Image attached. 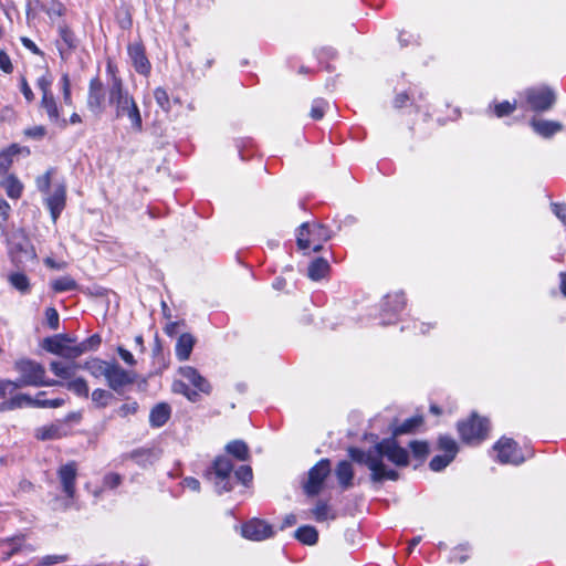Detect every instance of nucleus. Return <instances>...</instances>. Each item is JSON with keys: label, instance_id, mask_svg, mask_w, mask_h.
Returning <instances> with one entry per match:
<instances>
[{"label": "nucleus", "instance_id": "34", "mask_svg": "<svg viewBox=\"0 0 566 566\" xmlns=\"http://www.w3.org/2000/svg\"><path fill=\"white\" fill-rule=\"evenodd\" d=\"M295 537L305 545H314L317 543L318 533L314 526L305 525L295 531Z\"/></svg>", "mask_w": 566, "mask_h": 566}, {"label": "nucleus", "instance_id": "64", "mask_svg": "<svg viewBox=\"0 0 566 566\" xmlns=\"http://www.w3.org/2000/svg\"><path fill=\"white\" fill-rule=\"evenodd\" d=\"M553 212L566 226V205L553 203Z\"/></svg>", "mask_w": 566, "mask_h": 566}, {"label": "nucleus", "instance_id": "48", "mask_svg": "<svg viewBox=\"0 0 566 566\" xmlns=\"http://www.w3.org/2000/svg\"><path fill=\"white\" fill-rule=\"evenodd\" d=\"M516 107H517L516 101H514L513 103H511L509 101H504L501 103H495L493 105V111L497 117H504V116L513 113L516 109Z\"/></svg>", "mask_w": 566, "mask_h": 566}, {"label": "nucleus", "instance_id": "44", "mask_svg": "<svg viewBox=\"0 0 566 566\" xmlns=\"http://www.w3.org/2000/svg\"><path fill=\"white\" fill-rule=\"evenodd\" d=\"M51 286L56 293L69 292L75 290L76 282L71 276H61L52 281Z\"/></svg>", "mask_w": 566, "mask_h": 566}, {"label": "nucleus", "instance_id": "43", "mask_svg": "<svg viewBox=\"0 0 566 566\" xmlns=\"http://www.w3.org/2000/svg\"><path fill=\"white\" fill-rule=\"evenodd\" d=\"M172 390L177 394L184 395L191 402H197L200 399L198 391L190 389L189 385L181 380H176L174 382Z\"/></svg>", "mask_w": 566, "mask_h": 566}, {"label": "nucleus", "instance_id": "63", "mask_svg": "<svg viewBox=\"0 0 566 566\" xmlns=\"http://www.w3.org/2000/svg\"><path fill=\"white\" fill-rule=\"evenodd\" d=\"M27 136L34 138V139H41L45 136L46 129L43 126H34L25 130Z\"/></svg>", "mask_w": 566, "mask_h": 566}, {"label": "nucleus", "instance_id": "40", "mask_svg": "<svg viewBox=\"0 0 566 566\" xmlns=\"http://www.w3.org/2000/svg\"><path fill=\"white\" fill-rule=\"evenodd\" d=\"M154 98L163 112L169 113L171 111V99L166 88L161 86L156 87L154 90Z\"/></svg>", "mask_w": 566, "mask_h": 566}, {"label": "nucleus", "instance_id": "60", "mask_svg": "<svg viewBox=\"0 0 566 566\" xmlns=\"http://www.w3.org/2000/svg\"><path fill=\"white\" fill-rule=\"evenodd\" d=\"M0 69L8 74L13 70L9 55L2 50H0Z\"/></svg>", "mask_w": 566, "mask_h": 566}, {"label": "nucleus", "instance_id": "36", "mask_svg": "<svg viewBox=\"0 0 566 566\" xmlns=\"http://www.w3.org/2000/svg\"><path fill=\"white\" fill-rule=\"evenodd\" d=\"M62 427L60 424L43 426L35 430V438L39 440H54L62 437Z\"/></svg>", "mask_w": 566, "mask_h": 566}, {"label": "nucleus", "instance_id": "57", "mask_svg": "<svg viewBox=\"0 0 566 566\" xmlns=\"http://www.w3.org/2000/svg\"><path fill=\"white\" fill-rule=\"evenodd\" d=\"M122 483V476L118 473H107L103 478V486L108 489H115Z\"/></svg>", "mask_w": 566, "mask_h": 566}, {"label": "nucleus", "instance_id": "27", "mask_svg": "<svg viewBox=\"0 0 566 566\" xmlns=\"http://www.w3.org/2000/svg\"><path fill=\"white\" fill-rule=\"evenodd\" d=\"M25 407H31V396L27 394H15L10 399L3 400L0 403V411L6 412Z\"/></svg>", "mask_w": 566, "mask_h": 566}, {"label": "nucleus", "instance_id": "2", "mask_svg": "<svg viewBox=\"0 0 566 566\" xmlns=\"http://www.w3.org/2000/svg\"><path fill=\"white\" fill-rule=\"evenodd\" d=\"M132 96L124 82L115 80L111 87H104L101 78L95 76L88 83L86 107L95 117H102L107 109L114 117Z\"/></svg>", "mask_w": 566, "mask_h": 566}, {"label": "nucleus", "instance_id": "37", "mask_svg": "<svg viewBox=\"0 0 566 566\" xmlns=\"http://www.w3.org/2000/svg\"><path fill=\"white\" fill-rule=\"evenodd\" d=\"M226 450L240 461H245L249 458L248 446L241 440H234L227 444Z\"/></svg>", "mask_w": 566, "mask_h": 566}, {"label": "nucleus", "instance_id": "50", "mask_svg": "<svg viewBox=\"0 0 566 566\" xmlns=\"http://www.w3.org/2000/svg\"><path fill=\"white\" fill-rule=\"evenodd\" d=\"M327 106L328 104L326 101L322 98L314 99L311 107V117L316 120L322 119Z\"/></svg>", "mask_w": 566, "mask_h": 566}, {"label": "nucleus", "instance_id": "26", "mask_svg": "<svg viewBox=\"0 0 566 566\" xmlns=\"http://www.w3.org/2000/svg\"><path fill=\"white\" fill-rule=\"evenodd\" d=\"M195 346V338L191 334H181L176 343V356L180 361L187 360Z\"/></svg>", "mask_w": 566, "mask_h": 566}, {"label": "nucleus", "instance_id": "53", "mask_svg": "<svg viewBox=\"0 0 566 566\" xmlns=\"http://www.w3.org/2000/svg\"><path fill=\"white\" fill-rule=\"evenodd\" d=\"M139 408V405L137 401H130L123 403L117 410V416L122 418H126L128 416L135 415Z\"/></svg>", "mask_w": 566, "mask_h": 566}, {"label": "nucleus", "instance_id": "11", "mask_svg": "<svg viewBox=\"0 0 566 566\" xmlns=\"http://www.w3.org/2000/svg\"><path fill=\"white\" fill-rule=\"evenodd\" d=\"M405 306L406 298L402 292L387 294L380 304L381 324L388 325L395 323Z\"/></svg>", "mask_w": 566, "mask_h": 566}, {"label": "nucleus", "instance_id": "15", "mask_svg": "<svg viewBox=\"0 0 566 566\" xmlns=\"http://www.w3.org/2000/svg\"><path fill=\"white\" fill-rule=\"evenodd\" d=\"M113 118L116 120L126 119L129 123L132 130L135 133H140L143 130L142 112L134 95L129 98L126 106H124Z\"/></svg>", "mask_w": 566, "mask_h": 566}, {"label": "nucleus", "instance_id": "23", "mask_svg": "<svg viewBox=\"0 0 566 566\" xmlns=\"http://www.w3.org/2000/svg\"><path fill=\"white\" fill-rule=\"evenodd\" d=\"M171 415V408L166 402L157 403L149 413V424L153 428H160L167 423Z\"/></svg>", "mask_w": 566, "mask_h": 566}, {"label": "nucleus", "instance_id": "59", "mask_svg": "<svg viewBox=\"0 0 566 566\" xmlns=\"http://www.w3.org/2000/svg\"><path fill=\"white\" fill-rule=\"evenodd\" d=\"M117 353H118L119 357L123 359V361L125 364H127L128 366L136 365V359L134 358L133 354L129 350H127L126 348L118 346Z\"/></svg>", "mask_w": 566, "mask_h": 566}, {"label": "nucleus", "instance_id": "33", "mask_svg": "<svg viewBox=\"0 0 566 566\" xmlns=\"http://www.w3.org/2000/svg\"><path fill=\"white\" fill-rule=\"evenodd\" d=\"M130 458L140 467L151 465L157 459L158 455L150 449H139L135 450L130 453Z\"/></svg>", "mask_w": 566, "mask_h": 566}, {"label": "nucleus", "instance_id": "39", "mask_svg": "<svg viewBox=\"0 0 566 566\" xmlns=\"http://www.w3.org/2000/svg\"><path fill=\"white\" fill-rule=\"evenodd\" d=\"M92 401L96 408H105L114 399V395L105 389L97 388L92 392Z\"/></svg>", "mask_w": 566, "mask_h": 566}, {"label": "nucleus", "instance_id": "54", "mask_svg": "<svg viewBox=\"0 0 566 566\" xmlns=\"http://www.w3.org/2000/svg\"><path fill=\"white\" fill-rule=\"evenodd\" d=\"M469 547L468 545H460L459 547L454 548L450 556V562H458V563H464L468 560Z\"/></svg>", "mask_w": 566, "mask_h": 566}, {"label": "nucleus", "instance_id": "28", "mask_svg": "<svg viewBox=\"0 0 566 566\" xmlns=\"http://www.w3.org/2000/svg\"><path fill=\"white\" fill-rule=\"evenodd\" d=\"M78 365L74 361L63 363L54 360L50 364L51 371L62 379H71L74 377Z\"/></svg>", "mask_w": 566, "mask_h": 566}, {"label": "nucleus", "instance_id": "46", "mask_svg": "<svg viewBox=\"0 0 566 566\" xmlns=\"http://www.w3.org/2000/svg\"><path fill=\"white\" fill-rule=\"evenodd\" d=\"M412 455L418 460H423L429 454V444L426 441L412 440L408 443Z\"/></svg>", "mask_w": 566, "mask_h": 566}, {"label": "nucleus", "instance_id": "18", "mask_svg": "<svg viewBox=\"0 0 566 566\" xmlns=\"http://www.w3.org/2000/svg\"><path fill=\"white\" fill-rule=\"evenodd\" d=\"M180 376L188 381V385L195 387V391L198 394L209 395L212 390L211 384L205 378L198 369L192 366H182L179 368Z\"/></svg>", "mask_w": 566, "mask_h": 566}, {"label": "nucleus", "instance_id": "49", "mask_svg": "<svg viewBox=\"0 0 566 566\" xmlns=\"http://www.w3.org/2000/svg\"><path fill=\"white\" fill-rule=\"evenodd\" d=\"M60 85L63 94V102L71 106L73 104V99L71 93V81L67 73L62 74Z\"/></svg>", "mask_w": 566, "mask_h": 566}, {"label": "nucleus", "instance_id": "35", "mask_svg": "<svg viewBox=\"0 0 566 566\" xmlns=\"http://www.w3.org/2000/svg\"><path fill=\"white\" fill-rule=\"evenodd\" d=\"M45 391H40L34 398L31 397V407L33 408H59L64 405L63 398L43 399Z\"/></svg>", "mask_w": 566, "mask_h": 566}, {"label": "nucleus", "instance_id": "41", "mask_svg": "<svg viewBox=\"0 0 566 566\" xmlns=\"http://www.w3.org/2000/svg\"><path fill=\"white\" fill-rule=\"evenodd\" d=\"M1 185L10 198L17 199L21 196L22 185L17 178L9 176L4 178Z\"/></svg>", "mask_w": 566, "mask_h": 566}, {"label": "nucleus", "instance_id": "51", "mask_svg": "<svg viewBox=\"0 0 566 566\" xmlns=\"http://www.w3.org/2000/svg\"><path fill=\"white\" fill-rule=\"evenodd\" d=\"M106 75H107V80H106V83L104 84V87H111V84L115 80H117L119 82H124L123 78L120 77V75L118 74L117 66L112 61H108L106 64Z\"/></svg>", "mask_w": 566, "mask_h": 566}, {"label": "nucleus", "instance_id": "55", "mask_svg": "<svg viewBox=\"0 0 566 566\" xmlns=\"http://www.w3.org/2000/svg\"><path fill=\"white\" fill-rule=\"evenodd\" d=\"M67 560L66 555H46L42 557L36 566H52L54 564L63 563Z\"/></svg>", "mask_w": 566, "mask_h": 566}, {"label": "nucleus", "instance_id": "24", "mask_svg": "<svg viewBox=\"0 0 566 566\" xmlns=\"http://www.w3.org/2000/svg\"><path fill=\"white\" fill-rule=\"evenodd\" d=\"M531 126L536 134L544 138H549L563 129V125L559 122L546 119H533Z\"/></svg>", "mask_w": 566, "mask_h": 566}, {"label": "nucleus", "instance_id": "56", "mask_svg": "<svg viewBox=\"0 0 566 566\" xmlns=\"http://www.w3.org/2000/svg\"><path fill=\"white\" fill-rule=\"evenodd\" d=\"M45 318H46V323L51 329L55 331L59 328V322H60L59 313L54 307L46 308Z\"/></svg>", "mask_w": 566, "mask_h": 566}, {"label": "nucleus", "instance_id": "10", "mask_svg": "<svg viewBox=\"0 0 566 566\" xmlns=\"http://www.w3.org/2000/svg\"><path fill=\"white\" fill-rule=\"evenodd\" d=\"M496 451V459L502 464H522L526 455L523 454L518 444L511 438L503 437L494 444Z\"/></svg>", "mask_w": 566, "mask_h": 566}, {"label": "nucleus", "instance_id": "31", "mask_svg": "<svg viewBox=\"0 0 566 566\" xmlns=\"http://www.w3.org/2000/svg\"><path fill=\"white\" fill-rule=\"evenodd\" d=\"M111 361L99 358H92L84 364V368L95 378L104 377L106 379Z\"/></svg>", "mask_w": 566, "mask_h": 566}, {"label": "nucleus", "instance_id": "13", "mask_svg": "<svg viewBox=\"0 0 566 566\" xmlns=\"http://www.w3.org/2000/svg\"><path fill=\"white\" fill-rule=\"evenodd\" d=\"M136 374L125 370L116 361H111V366L106 376V382L114 391H119L125 386L135 382Z\"/></svg>", "mask_w": 566, "mask_h": 566}, {"label": "nucleus", "instance_id": "22", "mask_svg": "<svg viewBox=\"0 0 566 566\" xmlns=\"http://www.w3.org/2000/svg\"><path fill=\"white\" fill-rule=\"evenodd\" d=\"M7 281L12 289L22 295L29 294L31 292V281L29 276L22 271H11L7 275Z\"/></svg>", "mask_w": 566, "mask_h": 566}, {"label": "nucleus", "instance_id": "17", "mask_svg": "<svg viewBox=\"0 0 566 566\" xmlns=\"http://www.w3.org/2000/svg\"><path fill=\"white\" fill-rule=\"evenodd\" d=\"M57 50L62 60L70 59L72 52L78 46V40L66 23L59 25Z\"/></svg>", "mask_w": 566, "mask_h": 566}, {"label": "nucleus", "instance_id": "1", "mask_svg": "<svg viewBox=\"0 0 566 566\" xmlns=\"http://www.w3.org/2000/svg\"><path fill=\"white\" fill-rule=\"evenodd\" d=\"M421 423V417H411L394 429V437L382 439L368 451H364L359 448H349L348 454L353 461L364 464L370 470V480L373 482L381 483L385 480L396 481L399 478L398 472L388 468L384 463V459L386 458L397 467H407L409 464V453L405 448L399 446L396 437L412 432Z\"/></svg>", "mask_w": 566, "mask_h": 566}, {"label": "nucleus", "instance_id": "6", "mask_svg": "<svg viewBox=\"0 0 566 566\" xmlns=\"http://www.w3.org/2000/svg\"><path fill=\"white\" fill-rule=\"evenodd\" d=\"M14 369L23 378L24 384L31 387L56 386V380L46 379L45 368L38 361L32 359H20L15 361Z\"/></svg>", "mask_w": 566, "mask_h": 566}, {"label": "nucleus", "instance_id": "62", "mask_svg": "<svg viewBox=\"0 0 566 566\" xmlns=\"http://www.w3.org/2000/svg\"><path fill=\"white\" fill-rule=\"evenodd\" d=\"M101 344V337L95 334L91 337L86 338L84 342L81 343V345H85V353L88 350L96 349Z\"/></svg>", "mask_w": 566, "mask_h": 566}, {"label": "nucleus", "instance_id": "29", "mask_svg": "<svg viewBox=\"0 0 566 566\" xmlns=\"http://www.w3.org/2000/svg\"><path fill=\"white\" fill-rule=\"evenodd\" d=\"M23 541L22 536L0 541V553L3 555V559H9L17 554L22 548Z\"/></svg>", "mask_w": 566, "mask_h": 566}, {"label": "nucleus", "instance_id": "30", "mask_svg": "<svg viewBox=\"0 0 566 566\" xmlns=\"http://www.w3.org/2000/svg\"><path fill=\"white\" fill-rule=\"evenodd\" d=\"M329 271V263L324 258L313 260L307 269L308 277L313 281L323 279Z\"/></svg>", "mask_w": 566, "mask_h": 566}, {"label": "nucleus", "instance_id": "9", "mask_svg": "<svg viewBox=\"0 0 566 566\" xmlns=\"http://www.w3.org/2000/svg\"><path fill=\"white\" fill-rule=\"evenodd\" d=\"M437 449L442 452V454L434 455L429 463V468L434 472H440L454 460L459 452V447L453 438L440 436L438 438Z\"/></svg>", "mask_w": 566, "mask_h": 566}, {"label": "nucleus", "instance_id": "47", "mask_svg": "<svg viewBox=\"0 0 566 566\" xmlns=\"http://www.w3.org/2000/svg\"><path fill=\"white\" fill-rule=\"evenodd\" d=\"M253 473L250 465H240L235 471H233V484L235 482H241L243 485H248L249 482L252 481Z\"/></svg>", "mask_w": 566, "mask_h": 566}, {"label": "nucleus", "instance_id": "21", "mask_svg": "<svg viewBox=\"0 0 566 566\" xmlns=\"http://www.w3.org/2000/svg\"><path fill=\"white\" fill-rule=\"evenodd\" d=\"M41 107L45 111L51 123L56 124L63 128L66 127L67 120L65 118H61L60 109L53 95L42 96Z\"/></svg>", "mask_w": 566, "mask_h": 566}, {"label": "nucleus", "instance_id": "3", "mask_svg": "<svg viewBox=\"0 0 566 566\" xmlns=\"http://www.w3.org/2000/svg\"><path fill=\"white\" fill-rule=\"evenodd\" d=\"M333 237V231L317 222H304L297 230L296 243L300 250L306 251L312 248L314 252L322 250V243Z\"/></svg>", "mask_w": 566, "mask_h": 566}, {"label": "nucleus", "instance_id": "58", "mask_svg": "<svg viewBox=\"0 0 566 566\" xmlns=\"http://www.w3.org/2000/svg\"><path fill=\"white\" fill-rule=\"evenodd\" d=\"M38 87L42 93V96H50L53 95L51 92V80L46 76H41L38 80Z\"/></svg>", "mask_w": 566, "mask_h": 566}, {"label": "nucleus", "instance_id": "4", "mask_svg": "<svg viewBox=\"0 0 566 566\" xmlns=\"http://www.w3.org/2000/svg\"><path fill=\"white\" fill-rule=\"evenodd\" d=\"M77 471L78 468L75 461L60 465L56 471L60 489L64 494L62 499L56 501L59 507L64 511L75 506Z\"/></svg>", "mask_w": 566, "mask_h": 566}, {"label": "nucleus", "instance_id": "45", "mask_svg": "<svg viewBox=\"0 0 566 566\" xmlns=\"http://www.w3.org/2000/svg\"><path fill=\"white\" fill-rule=\"evenodd\" d=\"M66 388L80 397H88V386L85 379L75 378L66 384Z\"/></svg>", "mask_w": 566, "mask_h": 566}, {"label": "nucleus", "instance_id": "19", "mask_svg": "<svg viewBox=\"0 0 566 566\" xmlns=\"http://www.w3.org/2000/svg\"><path fill=\"white\" fill-rule=\"evenodd\" d=\"M127 50L135 71L142 75H147L150 72V63L146 57L143 45L133 43L128 45Z\"/></svg>", "mask_w": 566, "mask_h": 566}, {"label": "nucleus", "instance_id": "38", "mask_svg": "<svg viewBox=\"0 0 566 566\" xmlns=\"http://www.w3.org/2000/svg\"><path fill=\"white\" fill-rule=\"evenodd\" d=\"M312 514L316 522H325L327 520L335 518V513L332 511L331 506L324 501L317 502L315 507L312 510Z\"/></svg>", "mask_w": 566, "mask_h": 566}, {"label": "nucleus", "instance_id": "8", "mask_svg": "<svg viewBox=\"0 0 566 566\" xmlns=\"http://www.w3.org/2000/svg\"><path fill=\"white\" fill-rule=\"evenodd\" d=\"M523 95L528 108L534 112L548 111L556 102L554 91L544 85L526 88Z\"/></svg>", "mask_w": 566, "mask_h": 566}, {"label": "nucleus", "instance_id": "32", "mask_svg": "<svg viewBox=\"0 0 566 566\" xmlns=\"http://www.w3.org/2000/svg\"><path fill=\"white\" fill-rule=\"evenodd\" d=\"M65 342H71V339L64 335L46 337L43 340V348L52 354L61 356L66 345Z\"/></svg>", "mask_w": 566, "mask_h": 566}, {"label": "nucleus", "instance_id": "61", "mask_svg": "<svg viewBox=\"0 0 566 566\" xmlns=\"http://www.w3.org/2000/svg\"><path fill=\"white\" fill-rule=\"evenodd\" d=\"M51 177L50 172H45L43 176L38 177L36 186L41 192H48L50 188Z\"/></svg>", "mask_w": 566, "mask_h": 566}, {"label": "nucleus", "instance_id": "52", "mask_svg": "<svg viewBox=\"0 0 566 566\" xmlns=\"http://www.w3.org/2000/svg\"><path fill=\"white\" fill-rule=\"evenodd\" d=\"M84 353H85V345H81V343H80L75 346L65 345L64 350L61 356L69 358V359H75Z\"/></svg>", "mask_w": 566, "mask_h": 566}, {"label": "nucleus", "instance_id": "20", "mask_svg": "<svg viewBox=\"0 0 566 566\" xmlns=\"http://www.w3.org/2000/svg\"><path fill=\"white\" fill-rule=\"evenodd\" d=\"M66 190L63 185L55 187L53 192L45 199L51 217L55 222L65 207Z\"/></svg>", "mask_w": 566, "mask_h": 566}, {"label": "nucleus", "instance_id": "25", "mask_svg": "<svg viewBox=\"0 0 566 566\" xmlns=\"http://www.w3.org/2000/svg\"><path fill=\"white\" fill-rule=\"evenodd\" d=\"M335 475L344 490L353 486L354 470L350 462L346 460L339 461L335 469Z\"/></svg>", "mask_w": 566, "mask_h": 566}, {"label": "nucleus", "instance_id": "14", "mask_svg": "<svg viewBox=\"0 0 566 566\" xmlns=\"http://www.w3.org/2000/svg\"><path fill=\"white\" fill-rule=\"evenodd\" d=\"M241 534L251 541H263L273 536V527L263 520L252 518L242 525Z\"/></svg>", "mask_w": 566, "mask_h": 566}, {"label": "nucleus", "instance_id": "16", "mask_svg": "<svg viewBox=\"0 0 566 566\" xmlns=\"http://www.w3.org/2000/svg\"><path fill=\"white\" fill-rule=\"evenodd\" d=\"M113 118L116 120L126 119L129 123L132 130L135 133H140L143 130L142 112L134 95L129 98L126 106H124Z\"/></svg>", "mask_w": 566, "mask_h": 566}, {"label": "nucleus", "instance_id": "12", "mask_svg": "<svg viewBox=\"0 0 566 566\" xmlns=\"http://www.w3.org/2000/svg\"><path fill=\"white\" fill-rule=\"evenodd\" d=\"M331 473V462L328 459L318 461L308 472L307 482L304 484V491L307 495H317L323 486L325 479Z\"/></svg>", "mask_w": 566, "mask_h": 566}, {"label": "nucleus", "instance_id": "5", "mask_svg": "<svg viewBox=\"0 0 566 566\" xmlns=\"http://www.w3.org/2000/svg\"><path fill=\"white\" fill-rule=\"evenodd\" d=\"M206 478L213 484L219 494L231 491L233 489L232 461L226 455L217 457L206 471Z\"/></svg>", "mask_w": 566, "mask_h": 566}, {"label": "nucleus", "instance_id": "7", "mask_svg": "<svg viewBox=\"0 0 566 566\" xmlns=\"http://www.w3.org/2000/svg\"><path fill=\"white\" fill-rule=\"evenodd\" d=\"M458 431L465 443L476 444L486 438L489 421L472 415L468 420L458 423Z\"/></svg>", "mask_w": 566, "mask_h": 566}, {"label": "nucleus", "instance_id": "42", "mask_svg": "<svg viewBox=\"0 0 566 566\" xmlns=\"http://www.w3.org/2000/svg\"><path fill=\"white\" fill-rule=\"evenodd\" d=\"M19 153L17 145H11L8 149L0 153V176L4 175L12 164V158Z\"/></svg>", "mask_w": 566, "mask_h": 566}]
</instances>
